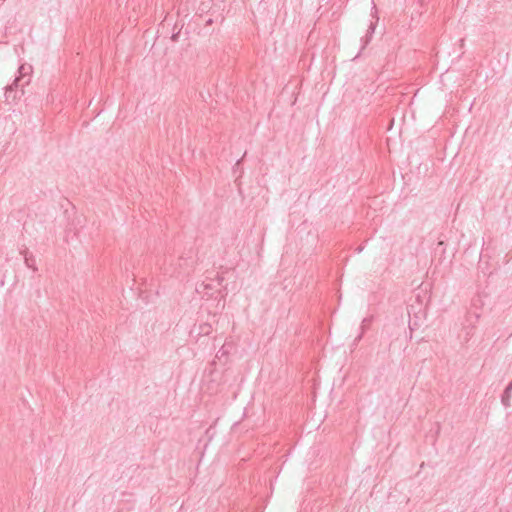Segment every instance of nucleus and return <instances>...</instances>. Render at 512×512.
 Here are the masks:
<instances>
[{
  "instance_id": "obj_1",
  "label": "nucleus",
  "mask_w": 512,
  "mask_h": 512,
  "mask_svg": "<svg viewBox=\"0 0 512 512\" xmlns=\"http://www.w3.org/2000/svg\"><path fill=\"white\" fill-rule=\"evenodd\" d=\"M20 253L23 255L24 257V262H25V265L28 267V268H31L33 271H36L37 270V267L35 266V260L33 258V255L31 253L28 252L27 248L23 249V250H20Z\"/></svg>"
},
{
  "instance_id": "obj_2",
  "label": "nucleus",
  "mask_w": 512,
  "mask_h": 512,
  "mask_svg": "<svg viewBox=\"0 0 512 512\" xmlns=\"http://www.w3.org/2000/svg\"><path fill=\"white\" fill-rule=\"evenodd\" d=\"M510 398H511V390H508V388H506L501 397V402L505 407L510 406Z\"/></svg>"
},
{
  "instance_id": "obj_3",
  "label": "nucleus",
  "mask_w": 512,
  "mask_h": 512,
  "mask_svg": "<svg viewBox=\"0 0 512 512\" xmlns=\"http://www.w3.org/2000/svg\"><path fill=\"white\" fill-rule=\"evenodd\" d=\"M375 27H376L375 23H370L367 34L365 36L364 46H366L369 43V41L375 31Z\"/></svg>"
},
{
  "instance_id": "obj_4",
  "label": "nucleus",
  "mask_w": 512,
  "mask_h": 512,
  "mask_svg": "<svg viewBox=\"0 0 512 512\" xmlns=\"http://www.w3.org/2000/svg\"><path fill=\"white\" fill-rule=\"evenodd\" d=\"M30 70H31L30 66L26 67L25 65H22L19 68V73L21 76H24V75H27L30 72Z\"/></svg>"
},
{
  "instance_id": "obj_5",
  "label": "nucleus",
  "mask_w": 512,
  "mask_h": 512,
  "mask_svg": "<svg viewBox=\"0 0 512 512\" xmlns=\"http://www.w3.org/2000/svg\"><path fill=\"white\" fill-rule=\"evenodd\" d=\"M20 81H21V78H20V77L16 78V79L14 80L13 84L6 88V93H7L8 91H12V89H13V87H14V86H15V87H17V86H18V83H19Z\"/></svg>"
},
{
  "instance_id": "obj_6",
  "label": "nucleus",
  "mask_w": 512,
  "mask_h": 512,
  "mask_svg": "<svg viewBox=\"0 0 512 512\" xmlns=\"http://www.w3.org/2000/svg\"><path fill=\"white\" fill-rule=\"evenodd\" d=\"M506 388H508V390L512 391V380L509 382V384H508V386Z\"/></svg>"
}]
</instances>
